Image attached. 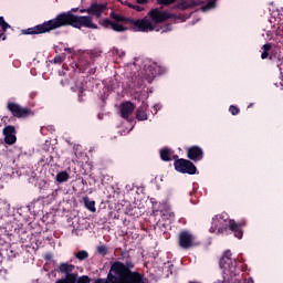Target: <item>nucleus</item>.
Masks as SVG:
<instances>
[{
  "instance_id": "49",
  "label": "nucleus",
  "mask_w": 283,
  "mask_h": 283,
  "mask_svg": "<svg viewBox=\"0 0 283 283\" xmlns=\"http://www.w3.org/2000/svg\"><path fill=\"white\" fill-rule=\"evenodd\" d=\"M280 86H281V87H283V84H282V82H280Z\"/></svg>"
},
{
  "instance_id": "47",
  "label": "nucleus",
  "mask_w": 283,
  "mask_h": 283,
  "mask_svg": "<svg viewBox=\"0 0 283 283\" xmlns=\"http://www.w3.org/2000/svg\"><path fill=\"white\" fill-rule=\"evenodd\" d=\"M72 12H76V9H72Z\"/></svg>"
},
{
  "instance_id": "28",
  "label": "nucleus",
  "mask_w": 283,
  "mask_h": 283,
  "mask_svg": "<svg viewBox=\"0 0 283 283\" xmlns=\"http://www.w3.org/2000/svg\"><path fill=\"white\" fill-rule=\"evenodd\" d=\"M77 96H78V102L80 103H85V99H84L85 98V88L80 87Z\"/></svg>"
},
{
  "instance_id": "18",
  "label": "nucleus",
  "mask_w": 283,
  "mask_h": 283,
  "mask_svg": "<svg viewBox=\"0 0 283 283\" xmlns=\"http://www.w3.org/2000/svg\"><path fill=\"white\" fill-rule=\"evenodd\" d=\"M160 159L164 160V163H170L171 160V149L169 148H163L160 151Z\"/></svg>"
},
{
  "instance_id": "44",
  "label": "nucleus",
  "mask_w": 283,
  "mask_h": 283,
  "mask_svg": "<svg viewBox=\"0 0 283 283\" xmlns=\"http://www.w3.org/2000/svg\"><path fill=\"white\" fill-rule=\"evenodd\" d=\"M30 96L31 98H34L36 96V93H31Z\"/></svg>"
},
{
  "instance_id": "25",
  "label": "nucleus",
  "mask_w": 283,
  "mask_h": 283,
  "mask_svg": "<svg viewBox=\"0 0 283 283\" xmlns=\"http://www.w3.org/2000/svg\"><path fill=\"white\" fill-rule=\"evenodd\" d=\"M65 59H66L65 53H62V54H60V55H56V56L53 59V63H54L55 65H61V63H63V61H65Z\"/></svg>"
},
{
  "instance_id": "16",
  "label": "nucleus",
  "mask_w": 283,
  "mask_h": 283,
  "mask_svg": "<svg viewBox=\"0 0 283 283\" xmlns=\"http://www.w3.org/2000/svg\"><path fill=\"white\" fill-rule=\"evenodd\" d=\"M262 54H261V59L264 61L266 59H271V50H273V44L271 43H265L263 46H262Z\"/></svg>"
},
{
  "instance_id": "37",
  "label": "nucleus",
  "mask_w": 283,
  "mask_h": 283,
  "mask_svg": "<svg viewBox=\"0 0 283 283\" xmlns=\"http://www.w3.org/2000/svg\"><path fill=\"white\" fill-rule=\"evenodd\" d=\"M94 283H107V280L105 279H97L94 281Z\"/></svg>"
},
{
  "instance_id": "43",
  "label": "nucleus",
  "mask_w": 283,
  "mask_h": 283,
  "mask_svg": "<svg viewBox=\"0 0 283 283\" xmlns=\"http://www.w3.org/2000/svg\"><path fill=\"white\" fill-rule=\"evenodd\" d=\"M80 12L81 14H84V12H87V9H81Z\"/></svg>"
},
{
  "instance_id": "48",
  "label": "nucleus",
  "mask_w": 283,
  "mask_h": 283,
  "mask_svg": "<svg viewBox=\"0 0 283 283\" xmlns=\"http://www.w3.org/2000/svg\"><path fill=\"white\" fill-rule=\"evenodd\" d=\"M276 87H280V85H277V83L274 84Z\"/></svg>"
},
{
  "instance_id": "20",
  "label": "nucleus",
  "mask_w": 283,
  "mask_h": 283,
  "mask_svg": "<svg viewBox=\"0 0 283 283\" xmlns=\"http://www.w3.org/2000/svg\"><path fill=\"white\" fill-rule=\"evenodd\" d=\"M74 258L80 262H83V260H87V258H90V252H87V250H80L74 253Z\"/></svg>"
},
{
  "instance_id": "54",
  "label": "nucleus",
  "mask_w": 283,
  "mask_h": 283,
  "mask_svg": "<svg viewBox=\"0 0 283 283\" xmlns=\"http://www.w3.org/2000/svg\"><path fill=\"white\" fill-rule=\"evenodd\" d=\"M106 283H109V282L106 281Z\"/></svg>"
},
{
  "instance_id": "14",
  "label": "nucleus",
  "mask_w": 283,
  "mask_h": 283,
  "mask_svg": "<svg viewBox=\"0 0 283 283\" xmlns=\"http://www.w3.org/2000/svg\"><path fill=\"white\" fill-rule=\"evenodd\" d=\"M134 109H136V106L132 102H125V103L120 104L122 118H124L125 120H128L129 116H132V114H134Z\"/></svg>"
},
{
  "instance_id": "46",
  "label": "nucleus",
  "mask_w": 283,
  "mask_h": 283,
  "mask_svg": "<svg viewBox=\"0 0 283 283\" xmlns=\"http://www.w3.org/2000/svg\"><path fill=\"white\" fill-rule=\"evenodd\" d=\"M214 283H224L222 280H217Z\"/></svg>"
},
{
  "instance_id": "52",
  "label": "nucleus",
  "mask_w": 283,
  "mask_h": 283,
  "mask_svg": "<svg viewBox=\"0 0 283 283\" xmlns=\"http://www.w3.org/2000/svg\"><path fill=\"white\" fill-rule=\"evenodd\" d=\"M170 269H174V265H170Z\"/></svg>"
},
{
  "instance_id": "15",
  "label": "nucleus",
  "mask_w": 283,
  "mask_h": 283,
  "mask_svg": "<svg viewBox=\"0 0 283 283\" xmlns=\"http://www.w3.org/2000/svg\"><path fill=\"white\" fill-rule=\"evenodd\" d=\"M74 269H76V266L74 264H70V263H60L59 265V272L62 273L63 275H74L75 280L78 279V273H72L74 271Z\"/></svg>"
},
{
  "instance_id": "24",
  "label": "nucleus",
  "mask_w": 283,
  "mask_h": 283,
  "mask_svg": "<svg viewBox=\"0 0 283 283\" xmlns=\"http://www.w3.org/2000/svg\"><path fill=\"white\" fill-rule=\"evenodd\" d=\"M96 251H97L98 255H102L103 258H105V255H107V253H109V251L107 250V245H105V244L97 245Z\"/></svg>"
},
{
  "instance_id": "32",
  "label": "nucleus",
  "mask_w": 283,
  "mask_h": 283,
  "mask_svg": "<svg viewBox=\"0 0 283 283\" xmlns=\"http://www.w3.org/2000/svg\"><path fill=\"white\" fill-rule=\"evenodd\" d=\"M81 67H80V72L84 73L85 70H87L90 67V63L86 62L84 65H83V62H81Z\"/></svg>"
},
{
  "instance_id": "27",
  "label": "nucleus",
  "mask_w": 283,
  "mask_h": 283,
  "mask_svg": "<svg viewBox=\"0 0 283 283\" xmlns=\"http://www.w3.org/2000/svg\"><path fill=\"white\" fill-rule=\"evenodd\" d=\"M178 0H157L158 6H172V3H176Z\"/></svg>"
},
{
  "instance_id": "50",
  "label": "nucleus",
  "mask_w": 283,
  "mask_h": 283,
  "mask_svg": "<svg viewBox=\"0 0 283 283\" xmlns=\"http://www.w3.org/2000/svg\"><path fill=\"white\" fill-rule=\"evenodd\" d=\"M248 107H253V104H250Z\"/></svg>"
},
{
  "instance_id": "1",
  "label": "nucleus",
  "mask_w": 283,
  "mask_h": 283,
  "mask_svg": "<svg viewBox=\"0 0 283 283\" xmlns=\"http://www.w3.org/2000/svg\"><path fill=\"white\" fill-rule=\"evenodd\" d=\"M67 25H71V28H75L76 30H81V28L98 30V25L92 21V17L76 15L72 13V11H67L57 14L54 19L44 21L42 24L24 29L21 33L25 35L48 34V32H52L54 30H59V28H65Z\"/></svg>"
},
{
  "instance_id": "34",
  "label": "nucleus",
  "mask_w": 283,
  "mask_h": 283,
  "mask_svg": "<svg viewBox=\"0 0 283 283\" xmlns=\"http://www.w3.org/2000/svg\"><path fill=\"white\" fill-rule=\"evenodd\" d=\"M179 10H187V7L185 6V2H181L177 6Z\"/></svg>"
},
{
  "instance_id": "45",
  "label": "nucleus",
  "mask_w": 283,
  "mask_h": 283,
  "mask_svg": "<svg viewBox=\"0 0 283 283\" xmlns=\"http://www.w3.org/2000/svg\"><path fill=\"white\" fill-rule=\"evenodd\" d=\"M172 158H174V160H180V159L178 158V155L172 156Z\"/></svg>"
},
{
  "instance_id": "38",
  "label": "nucleus",
  "mask_w": 283,
  "mask_h": 283,
  "mask_svg": "<svg viewBox=\"0 0 283 283\" xmlns=\"http://www.w3.org/2000/svg\"><path fill=\"white\" fill-rule=\"evenodd\" d=\"M167 31H171V24H167L166 29L163 31V33L167 32Z\"/></svg>"
},
{
  "instance_id": "42",
  "label": "nucleus",
  "mask_w": 283,
  "mask_h": 283,
  "mask_svg": "<svg viewBox=\"0 0 283 283\" xmlns=\"http://www.w3.org/2000/svg\"><path fill=\"white\" fill-rule=\"evenodd\" d=\"M128 8H130L132 10H134V8H136V4L128 3Z\"/></svg>"
},
{
  "instance_id": "35",
  "label": "nucleus",
  "mask_w": 283,
  "mask_h": 283,
  "mask_svg": "<svg viewBox=\"0 0 283 283\" xmlns=\"http://www.w3.org/2000/svg\"><path fill=\"white\" fill-rule=\"evenodd\" d=\"M0 39L2 40V41H6V39H7V36H6V31H0Z\"/></svg>"
},
{
  "instance_id": "17",
  "label": "nucleus",
  "mask_w": 283,
  "mask_h": 283,
  "mask_svg": "<svg viewBox=\"0 0 283 283\" xmlns=\"http://www.w3.org/2000/svg\"><path fill=\"white\" fill-rule=\"evenodd\" d=\"M84 206L92 211V213L96 212V201L90 200V197H83Z\"/></svg>"
},
{
  "instance_id": "31",
  "label": "nucleus",
  "mask_w": 283,
  "mask_h": 283,
  "mask_svg": "<svg viewBox=\"0 0 283 283\" xmlns=\"http://www.w3.org/2000/svg\"><path fill=\"white\" fill-rule=\"evenodd\" d=\"M90 282H92V280L90 279V276L83 275V276H81L80 279H76V282H75V283H90Z\"/></svg>"
},
{
  "instance_id": "5",
  "label": "nucleus",
  "mask_w": 283,
  "mask_h": 283,
  "mask_svg": "<svg viewBox=\"0 0 283 283\" xmlns=\"http://www.w3.org/2000/svg\"><path fill=\"white\" fill-rule=\"evenodd\" d=\"M146 18L153 28V30H148V32H154V30H156V25H159V23H165V21H169V19H171V13L155 8L148 12Z\"/></svg>"
},
{
  "instance_id": "11",
  "label": "nucleus",
  "mask_w": 283,
  "mask_h": 283,
  "mask_svg": "<svg viewBox=\"0 0 283 283\" xmlns=\"http://www.w3.org/2000/svg\"><path fill=\"white\" fill-rule=\"evenodd\" d=\"M187 158L192 163H200L205 158V150L200 146H191L187 149Z\"/></svg>"
},
{
  "instance_id": "21",
  "label": "nucleus",
  "mask_w": 283,
  "mask_h": 283,
  "mask_svg": "<svg viewBox=\"0 0 283 283\" xmlns=\"http://www.w3.org/2000/svg\"><path fill=\"white\" fill-rule=\"evenodd\" d=\"M57 182H67L70 180V174L67 171H61L56 175Z\"/></svg>"
},
{
  "instance_id": "12",
  "label": "nucleus",
  "mask_w": 283,
  "mask_h": 283,
  "mask_svg": "<svg viewBox=\"0 0 283 283\" xmlns=\"http://www.w3.org/2000/svg\"><path fill=\"white\" fill-rule=\"evenodd\" d=\"M107 10V6L102 3L93 2L87 9L86 14H92V17H96V19H101L103 13Z\"/></svg>"
},
{
  "instance_id": "41",
  "label": "nucleus",
  "mask_w": 283,
  "mask_h": 283,
  "mask_svg": "<svg viewBox=\"0 0 283 283\" xmlns=\"http://www.w3.org/2000/svg\"><path fill=\"white\" fill-rule=\"evenodd\" d=\"M245 283H254L253 277H249L248 280H245Z\"/></svg>"
},
{
  "instance_id": "4",
  "label": "nucleus",
  "mask_w": 283,
  "mask_h": 283,
  "mask_svg": "<svg viewBox=\"0 0 283 283\" xmlns=\"http://www.w3.org/2000/svg\"><path fill=\"white\" fill-rule=\"evenodd\" d=\"M111 19H114L116 23H126V25H134L136 32H149V30H154L151 23L147 20V18L134 20L132 18H126L125 15H120L116 12H111Z\"/></svg>"
},
{
  "instance_id": "9",
  "label": "nucleus",
  "mask_w": 283,
  "mask_h": 283,
  "mask_svg": "<svg viewBox=\"0 0 283 283\" xmlns=\"http://www.w3.org/2000/svg\"><path fill=\"white\" fill-rule=\"evenodd\" d=\"M7 109L12 114L14 118H28V116H32V109L22 107L14 102H8Z\"/></svg>"
},
{
  "instance_id": "13",
  "label": "nucleus",
  "mask_w": 283,
  "mask_h": 283,
  "mask_svg": "<svg viewBox=\"0 0 283 283\" xmlns=\"http://www.w3.org/2000/svg\"><path fill=\"white\" fill-rule=\"evenodd\" d=\"M17 128L14 126L9 125L3 128V136L6 145H14L17 143Z\"/></svg>"
},
{
  "instance_id": "19",
  "label": "nucleus",
  "mask_w": 283,
  "mask_h": 283,
  "mask_svg": "<svg viewBox=\"0 0 283 283\" xmlns=\"http://www.w3.org/2000/svg\"><path fill=\"white\" fill-rule=\"evenodd\" d=\"M137 120H147V108L145 106H140L136 111Z\"/></svg>"
},
{
  "instance_id": "2",
  "label": "nucleus",
  "mask_w": 283,
  "mask_h": 283,
  "mask_svg": "<svg viewBox=\"0 0 283 283\" xmlns=\"http://www.w3.org/2000/svg\"><path fill=\"white\" fill-rule=\"evenodd\" d=\"M134 262L115 261L107 274L108 282L112 283H145V276L139 272L133 271Z\"/></svg>"
},
{
  "instance_id": "33",
  "label": "nucleus",
  "mask_w": 283,
  "mask_h": 283,
  "mask_svg": "<svg viewBox=\"0 0 283 283\" xmlns=\"http://www.w3.org/2000/svg\"><path fill=\"white\" fill-rule=\"evenodd\" d=\"M134 10H136V12H143V10H145V8H143L138 4H135Z\"/></svg>"
},
{
  "instance_id": "10",
  "label": "nucleus",
  "mask_w": 283,
  "mask_h": 283,
  "mask_svg": "<svg viewBox=\"0 0 283 283\" xmlns=\"http://www.w3.org/2000/svg\"><path fill=\"white\" fill-rule=\"evenodd\" d=\"M161 74H165V69L163 66H158V64L154 63L153 65H149L147 69V73L145 75V80L147 83H154V80L156 76H160Z\"/></svg>"
},
{
  "instance_id": "8",
  "label": "nucleus",
  "mask_w": 283,
  "mask_h": 283,
  "mask_svg": "<svg viewBox=\"0 0 283 283\" xmlns=\"http://www.w3.org/2000/svg\"><path fill=\"white\" fill-rule=\"evenodd\" d=\"M174 167L179 174H188V176H195L198 168L191 160L180 158L174 161Z\"/></svg>"
},
{
  "instance_id": "36",
  "label": "nucleus",
  "mask_w": 283,
  "mask_h": 283,
  "mask_svg": "<svg viewBox=\"0 0 283 283\" xmlns=\"http://www.w3.org/2000/svg\"><path fill=\"white\" fill-rule=\"evenodd\" d=\"M136 2L138 6H145V3H148V0H137Z\"/></svg>"
},
{
  "instance_id": "30",
  "label": "nucleus",
  "mask_w": 283,
  "mask_h": 283,
  "mask_svg": "<svg viewBox=\"0 0 283 283\" xmlns=\"http://www.w3.org/2000/svg\"><path fill=\"white\" fill-rule=\"evenodd\" d=\"M229 112L232 114V116H238V114H240V109L235 105H231L229 107Z\"/></svg>"
},
{
  "instance_id": "51",
  "label": "nucleus",
  "mask_w": 283,
  "mask_h": 283,
  "mask_svg": "<svg viewBox=\"0 0 283 283\" xmlns=\"http://www.w3.org/2000/svg\"><path fill=\"white\" fill-rule=\"evenodd\" d=\"M61 83H62V85H65V83L63 81Z\"/></svg>"
},
{
  "instance_id": "53",
  "label": "nucleus",
  "mask_w": 283,
  "mask_h": 283,
  "mask_svg": "<svg viewBox=\"0 0 283 283\" xmlns=\"http://www.w3.org/2000/svg\"><path fill=\"white\" fill-rule=\"evenodd\" d=\"M98 118H99V119L102 118L101 115H98Z\"/></svg>"
},
{
  "instance_id": "3",
  "label": "nucleus",
  "mask_w": 283,
  "mask_h": 283,
  "mask_svg": "<svg viewBox=\"0 0 283 283\" xmlns=\"http://www.w3.org/2000/svg\"><path fill=\"white\" fill-rule=\"evenodd\" d=\"M224 224H222V217H213L212 218V227L210 228V233H216V230L218 233H227V231H232L234 234V238H238V240H242L244 235V231L242 230V227H244V222H235L233 219L223 220Z\"/></svg>"
},
{
  "instance_id": "29",
  "label": "nucleus",
  "mask_w": 283,
  "mask_h": 283,
  "mask_svg": "<svg viewBox=\"0 0 283 283\" xmlns=\"http://www.w3.org/2000/svg\"><path fill=\"white\" fill-rule=\"evenodd\" d=\"M0 28H2L3 32H7L8 28H10V24L6 22V19H3V17H0Z\"/></svg>"
},
{
  "instance_id": "26",
  "label": "nucleus",
  "mask_w": 283,
  "mask_h": 283,
  "mask_svg": "<svg viewBox=\"0 0 283 283\" xmlns=\"http://www.w3.org/2000/svg\"><path fill=\"white\" fill-rule=\"evenodd\" d=\"M216 8V0H210L206 6L201 8L203 12H207V10H213Z\"/></svg>"
},
{
  "instance_id": "7",
  "label": "nucleus",
  "mask_w": 283,
  "mask_h": 283,
  "mask_svg": "<svg viewBox=\"0 0 283 283\" xmlns=\"http://www.w3.org/2000/svg\"><path fill=\"white\" fill-rule=\"evenodd\" d=\"M178 244L180 249L189 251V249H193V247H198L200 243L196 242V235L191 231L182 230L179 232Z\"/></svg>"
},
{
  "instance_id": "39",
  "label": "nucleus",
  "mask_w": 283,
  "mask_h": 283,
  "mask_svg": "<svg viewBox=\"0 0 283 283\" xmlns=\"http://www.w3.org/2000/svg\"><path fill=\"white\" fill-rule=\"evenodd\" d=\"M88 74H90V75L96 74V69H90Z\"/></svg>"
},
{
  "instance_id": "22",
  "label": "nucleus",
  "mask_w": 283,
  "mask_h": 283,
  "mask_svg": "<svg viewBox=\"0 0 283 283\" xmlns=\"http://www.w3.org/2000/svg\"><path fill=\"white\" fill-rule=\"evenodd\" d=\"M99 25L105 29H112L114 25V21L109 20V18L103 19L98 21Z\"/></svg>"
},
{
  "instance_id": "6",
  "label": "nucleus",
  "mask_w": 283,
  "mask_h": 283,
  "mask_svg": "<svg viewBox=\"0 0 283 283\" xmlns=\"http://www.w3.org/2000/svg\"><path fill=\"white\" fill-rule=\"evenodd\" d=\"M231 255V250H227L219 261V266L222 269L223 273L233 277L238 269V261L235 259L232 260Z\"/></svg>"
},
{
  "instance_id": "40",
  "label": "nucleus",
  "mask_w": 283,
  "mask_h": 283,
  "mask_svg": "<svg viewBox=\"0 0 283 283\" xmlns=\"http://www.w3.org/2000/svg\"><path fill=\"white\" fill-rule=\"evenodd\" d=\"M64 52H67L69 54H72V49L71 48H65Z\"/></svg>"
},
{
  "instance_id": "23",
  "label": "nucleus",
  "mask_w": 283,
  "mask_h": 283,
  "mask_svg": "<svg viewBox=\"0 0 283 283\" xmlns=\"http://www.w3.org/2000/svg\"><path fill=\"white\" fill-rule=\"evenodd\" d=\"M111 30H113L114 32H127V28L119 24L118 22H113V27Z\"/></svg>"
}]
</instances>
